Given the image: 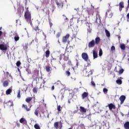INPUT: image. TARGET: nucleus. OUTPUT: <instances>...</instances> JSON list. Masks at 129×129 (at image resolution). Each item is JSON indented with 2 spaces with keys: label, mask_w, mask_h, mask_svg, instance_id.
I'll use <instances>...</instances> for the list:
<instances>
[{
  "label": "nucleus",
  "mask_w": 129,
  "mask_h": 129,
  "mask_svg": "<svg viewBox=\"0 0 129 129\" xmlns=\"http://www.w3.org/2000/svg\"><path fill=\"white\" fill-rule=\"evenodd\" d=\"M14 40L16 41V42H17V41H19L20 40V37H19V35H17L14 37Z\"/></svg>",
  "instance_id": "obj_29"
},
{
  "label": "nucleus",
  "mask_w": 129,
  "mask_h": 129,
  "mask_svg": "<svg viewBox=\"0 0 129 129\" xmlns=\"http://www.w3.org/2000/svg\"><path fill=\"white\" fill-rule=\"evenodd\" d=\"M66 75H67V76H70V75H71V74L70 73V72L69 71H66Z\"/></svg>",
  "instance_id": "obj_40"
},
{
  "label": "nucleus",
  "mask_w": 129,
  "mask_h": 129,
  "mask_svg": "<svg viewBox=\"0 0 129 129\" xmlns=\"http://www.w3.org/2000/svg\"><path fill=\"white\" fill-rule=\"evenodd\" d=\"M45 69L47 72H50L51 71V68L49 66H46L45 67Z\"/></svg>",
  "instance_id": "obj_26"
},
{
  "label": "nucleus",
  "mask_w": 129,
  "mask_h": 129,
  "mask_svg": "<svg viewBox=\"0 0 129 129\" xmlns=\"http://www.w3.org/2000/svg\"><path fill=\"white\" fill-rule=\"evenodd\" d=\"M33 30H35V32H36V34L37 35L38 33L39 34V32H42V30L39 29V25L36 26L34 28H33Z\"/></svg>",
  "instance_id": "obj_10"
},
{
  "label": "nucleus",
  "mask_w": 129,
  "mask_h": 129,
  "mask_svg": "<svg viewBox=\"0 0 129 129\" xmlns=\"http://www.w3.org/2000/svg\"><path fill=\"white\" fill-rule=\"evenodd\" d=\"M82 58L83 59V60H84V61L87 62L89 59L88 54H87V53L86 52H83L82 54Z\"/></svg>",
  "instance_id": "obj_2"
},
{
  "label": "nucleus",
  "mask_w": 129,
  "mask_h": 129,
  "mask_svg": "<svg viewBox=\"0 0 129 129\" xmlns=\"http://www.w3.org/2000/svg\"><path fill=\"white\" fill-rule=\"evenodd\" d=\"M60 36H61V34L60 33H57L56 35V38H59V37H60Z\"/></svg>",
  "instance_id": "obj_49"
},
{
  "label": "nucleus",
  "mask_w": 129,
  "mask_h": 129,
  "mask_svg": "<svg viewBox=\"0 0 129 129\" xmlns=\"http://www.w3.org/2000/svg\"><path fill=\"white\" fill-rule=\"evenodd\" d=\"M21 64H22V62H21V61L18 60L16 62V66H17V67H20V66H21Z\"/></svg>",
  "instance_id": "obj_30"
},
{
  "label": "nucleus",
  "mask_w": 129,
  "mask_h": 129,
  "mask_svg": "<svg viewBox=\"0 0 129 129\" xmlns=\"http://www.w3.org/2000/svg\"><path fill=\"white\" fill-rule=\"evenodd\" d=\"M7 106H14V103L12 101H9L6 103Z\"/></svg>",
  "instance_id": "obj_16"
},
{
  "label": "nucleus",
  "mask_w": 129,
  "mask_h": 129,
  "mask_svg": "<svg viewBox=\"0 0 129 129\" xmlns=\"http://www.w3.org/2000/svg\"><path fill=\"white\" fill-rule=\"evenodd\" d=\"M62 122L60 121V122H59V129L62 128Z\"/></svg>",
  "instance_id": "obj_44"
},
{
  "label": "nucleus",
  "mask_w": 129,
  "mask_h": 129,
  "mask_svg": "<svg viewBox=\"0 0 129 129\" xmlns=\"http://www.w3.org/2000/svg\"><path fill=\"white\" fill-rule=\"evenodd\" d=\"M57 111L60 112L61 111V105H58L57 106Z\"/></svg>",
  "instance_id": "obj_36"
},
{
  "label": "nucleus",
  "mask_w": 129,
  "mask_h": 129,
  "mask_svg": "<svg viewBox=\"0 0 129 129\" xmlns=\"http://www.w3.org/2000/svg\"><path fill=\"white\" fill-rule=\"evenodd\" d=\"M28 62H29V63H30V60H29V59H28Z\"/></svg>",
  "instance_id": "obj_60"
},
{
  "label": "nucleus",
  "mask_w": 129,
  "mask_h": 129,
  "mask_svg": "<svg viewBox=\"0 0 129 129\" xmlns=\"http://www.w3.org/2000/svg\"><path fill=\"white\" fill-rule=\"evenodd\" d=\"M12 91H13V90H12L11 88H9V89H8L6 91V94L7 95H9V94H11V93H12Z\"/></svg>",
  "instance_id": "obj_19"
},
{
  "label": "nucleus",
  "mask_w": 129,
  "mask_h": 129,
  "mask_svg": "<svg viewBox=\"0 0 129 129\" xmlns=\"http://www.w3.org/2000/svg\"><path fill=\"white\" fill-rule=\"evenodd\" d=\"M6 75L7 76H9H9H11V74H10V73H9V72H6Z\"/></svg>",
  "instance_id": "obj_50"
},
{
  "label": "nucleus",
  "mask_w": 129,
  "mask_h": 129,
  "mask_svg": "<svg viewBox=\"0 0 129 129\" xmlns=\"http://www.w3.org/2000/svg\"><path fill=\"white\" fill-rule=\"evenodd\" d=\"M0 50H2V51H7L8 50V46L5 44H0Z\"/></svg>",
  "instance_id": "obj_6"
},
{
  "label": "nucleus",
  "mask_w": 129,
  "mask_h": 129,
  "mask_svg": "<svg viewBox=\"0 0 129 129\" xmlns=\"http://www.w3.org/2000/svg\"><path fill=\"white\" fill-rule=\"evenodd\" d=\"M63 17H65V18H66V16H65L64 15H63Z\"/></svg>",
  "instance_id": "obj_62"
},
{
  "label": "nucleus",
  "mask_w": 129,
  "mask_h": 129,
  "mask_svg": "<svg viewBox=\"0 0 129 129\" xmlns=\"http://www.w3.org/2000/svg\"><path fill=\"white\" fill-rule=\"evenodd\" d=\"M49 25H50V27H52V26H53V24L51 22H49Z\"/></svg>",
  "instance_id": "obj_54"
},
{
  "label": "nucleus",
  "mask_w": 129,
  "mask_h": 129,
  "mask_svg": "<svg viewBox=\"0 0 129 129\" xmlns=\"http://www.w3.org/2000/svg\"><path fill=\"white\" fill-rule=\"evenodd\" d=\"M118 6L119 7L120 11H121V10L124 8V3H123V2H121L119 3Z\"/></svg>",
  "instance_id": "obj_12"
},
{
  "label": "nucleus",
  "mask_w": 129,
  "mask_h": 129,
  "mask_svg": "<svg viewBox=\"0 0 129 129\" xmlns=\"http://www.w3.org/2000/svg\"><path fill=\"white\" fill-rule=\"evenodd\" d=\"M105 32L106 33V36H107L108 37H110V33H109V31H108V30H105Z\"/></svg>",
  "instance_id": "obj_27"
},
{
  "label": "nucleus",
  "mask_w": 129,
  "mask_h": 129,
  "mask_svg": "<svg viewBox=\"0 0 129 129\" xmlns=\"http://www.w3.org/2000/svg\"><path fill=\"white\" fill-rule=\"evenodd\" d=\"M43 84H45V82H43Z\"/></svg>",
  "instance_id": "obj_64"
},
{
  "label": "nucleus",
  "mask_w": 129,
  "mask_h": 129,
  "mask_svg": "<svg viewBox=\"0 0 129 129\" xmlns=\"http://www.w3.org/2000/svg\"><path fill=\"white\" fill-rule=\"evenodd\" d=\"M58 62V60H57V59L56 58H52L51 60V64H55Z\"/></svg>",
  "instance_id": "obj_21"
},
{
  "label": "nucleus",
  "mask_w": 129,
  "mask_h": 129,
  "mask_svg": "<svg viewBox=\"0 0 129 129\" xmlns=\"http://www.w3.org/2000/svg\"><path fill=\"white\" fill-rule=\"evenodd\" d=\"M111 11V9H109L106 13V17H107V18H112V16H113V14L110 12Z\"/></svg>",
  "instance_id": "obj_3"
},
{
  "label": "nucleus",
  "mask_w": 129,
  "mask_h": 129,
  "mask_svg": "<svg viewBox=\"0 0 129 129\" xmlns=\"http://www.w3.org/2000/svg\"><path fill=\"white\" fill-rule=\"evenodd\" d=\"M93 55L94 59H96V58H97V57H98V55L97 54V51L95 50H93Z\"/></svg>",
  "instance_id": "obj_17"
},
{
  "label": "nucleus",
  "mask_w": 129,
  "mask_h": 129,
  "mask_svg": "<svg viewBox=\"0 0 129 129\" xmlns=\"http://www.w3.org/2000/svg\"><path fill=\"white\" fill-rule=\"evenodd\" d=\"M24 121H25V119H24V118H21L20 120V122L23 123Z\"/></svg>",
  "instance_id": "obj_39"
},
{
  "label": "nucleus",
  "mask_w": 129,
  "mask_h": 129,
  "mask_svg": "<svg viewBox=\"0 0 129 129\" xmlns=\"http://www.w3.org/2000/svg\"><path fill=\"white\" fill-rule=\"evenodd\" d=\"M17 126H19V127L20 126V123H17Z\"/></svg>",
  "instance_id": "obj_57"
},
{
  "label": "nucleus",
  "mask_w": 129,
  "mask_h": 129,
  "mask_svg": "<svg viewBox=\"0 0 129 129\" xmlns=\"http://www.w3.org/2000/svg\"><path fill=\"white\" fill-rule=\"evenodd\" d=\"M33 99V97H28L25 99V101L29 103Z\"/></svg>",
  "instance_id": "obj_24"
},
{
  "label": "nucleus",
  "mask_w": 129,
  "mask_h": 129,
  "mask_svg": "<svg viewBox=\"0 0 129 129\" xmlns=\"http://www.w3.org/2000/svg\"><path fill=\"white\" fill-rule=\"evenodd\" d=\"M63 98H64V95H61V99H63Z\"/></svg>",
  "instance_id": "obj_55"
},
{
  "label": "nucleus",
  "mask_w": 129,
  "mask_h": 129,
  "mask_svg": "<svg viewBox=\"0 0 129 129\" xmlns=\"http://www.w3.org/2000/svg\"><path fill=\"white\" fill-rule=\"evenodd\" d=\"M68 65H69L70 66L72 65V62H71V60H68Z\"/></svg>",
  "instance_id": "obj_48"
},
{
  "label": "nucleus",
  "mask_w": 129,
  "mask_h": 129,
  "mask_svg": "<svg viewBox=\"0 0 129 129\" xmlns=\"http://www.w3.org/2000/svg\"><path fill=\"white\" fill-rule=\"evenodd\" d=\"M3 86L4 87H7L9 86V81H5L3 82Z\"/></svg>",
  "instance_id": "obj_20"
},
{
  "label": "nucleus",
  "mask_w": 129,
  "mask_h": 129,
  "mask_svg": "<svg viewBox=\"0 0 129 129\" xmlns=\"http://www.w3.org/2000/svg\"><path fill=\"white\" fill-rule=\"evenodd\" d=\"M34 128L35 129H41V127H40V126L38 124H35L34 125Z\"/></svg>",
  "instance_id": "obj_33"
},
{
  "label": "nucleus",
  "mask_w": 129,
  "mask_h": 129,
  "mask_svg": "<svg viewBox=\"0 0 129 129\" xmlns=\"http://www.w3.org/2000/svg\"><path fill=\"white\" fill-rule=\"evenodd\" d=\"M68 103H71V102H70V100H69V101H68Z\"/></svg>",
  "instance_id": "obj_58"
},
{
  "label": "nucleus",
  "mask_w": 129,
  "mask_h": 129,
  "mask_svg": "<svg viewBox=\"0 0 129 129\" xmlns=\"http://www.w3.org/2000/svg\"><path fill=\"white\" fill-rule=\"evenodd\" d=\"M119 100L120 101V104H122L124 102V100H125V96L121 95L119 97Z\"/></svg>",
  "instance_id": "obj_9"
},
{
  "label": "nucleus",
  "mask_w": 129,
  "mask_h": 129,
  "mask_svg": "<svg viewBox=\"0 0 129 129\" xmlns=\"http://www.w3.org/2000/svg\"><path fill=\"white\" fill-rule=\"evenodd\" d=\"M116 82L117 84H119V85H120V84L122 83V81H121V80H117Z\"/></svg>",
  "instance_id": "obj_31"
},
{
  "label": "nucleus",
  "mask_w": 129,
  "mask_h": 129,
  "mask_svg": "<svg viewBox=\"0 0 129 129\" xmlns=\"http://www.w3.org/2000/svg\"><path fill=\"white\" fill-rule=\"evenodd\" d=\"M31 107H32V105L30 106V108H28V106L27 105H22V108L25 109L26 111H30V110H31Z\"/></svg>",
  "instance_id": "obj_11"
},
{
  "label": "nucleus",
  "mask_w": 129,
  "mask_h": 129,
  "mask_svg": "<svg viewBox=\"0 0 129 129\" xmlns=\"http://www.w3.org/2000/svg\"><path fill=\"white\" fill-rule=\"evenodd\" d=\"M120 48L121 50H125V45L122 44L120 45Z\"/></svg>",
  "instance_id": "obj_28"
},
{
  "label": "nucleus",
  "mask_w": 129,
  "mask_h": 129,
  "mask_svg": "<svg viewBox=\"0 0 129 129\" xmlns=\"http://www.w3.org/2000/svg\"><path fill=\"white\" fill-rule=\"evenodd\" d=\"M88 93L86 92H84L82 94V99H85V98H86V97H87L88 96Z\"/></svg>",
  "instance_id": "obj_13"
},
{
  "label": "nucleus",
  "mask_w": 129,
  "mask_h": 129,
  "mask_svg": "<svg viewBox=\"0 0 129 129\" xmlns=\"http://www.w3.org/2000/svg\"><path fill=\"white\" fill-rule=\"evenodd\" d=\"M17 97L18 98H21V91H19L18 92V95H17Z\"/></svg>",
  "instance_id": "obj_38"
},
{
  "label": "nucleus",
  "mask_w": 129,
  "mask_h": 129,
  "mask_svg": "<svg viewBox=\"0 0 129 129\" xmlns=\"http://www.w3.org/2000/svg\"><path fill=\"white\" fill-rule=\"evenodd\" d=\"M54 89H55V87L54 86H52L51 87V90H54Z\"/></svg>",
  "instance_id": "obj_52"
},
{
  "label": "nucleus",
  "mask_w": 129,
  "mask_h": 129,
  "mask_svg": "<svg viewBox=\"0 0 129 129\" xmlns=\"http://www.w3.org/2000/svg\"><path fill=\"white\" fill-rule=\"evenodd\" d=\"M54 126L55 128L58 129V128L59 127V122H54Z\"/></svg>",
  "instance_id": "obj_25"
},
{
  "label": "nucleus",
  "mask_w": 129,
  "mask_h": 129,
  "mask_svg": "<svg viewBox=\"0 0 129 129\" xmlns=\"http://www.w3.org/2000/svg\"><path fill=\"white\" fill-rule=\"evenodd\" d=\"M109 6L111 8V6H110V4H109Z\"/></svg>",
  "instance_id": "obj_59"
},
{
  "label": "nucleus",
  "mask_w": 129,
  "mask_h": 129,
  "mask_svg": "<svg viewBox=\"0 0 129 129\" xmlns=\"http://www.w3.org/2000/svg\"><path fill=\"white\" fill-rule=\"evenodd\" d=\"M61 83V81H57L55 83V84H56V85H59Z\"/></svg>",
  "instance_id": "obj_47"
},
{
  "label": "nucleus",
  "mask_w": 129,
  "mask_h": 129,
  "mask_svg": "<svg viewBox=\"0 0 129 129\" xmlns=\"http://www.w3.org/2000/svg\"><path fill=\"white\" fill-rule=\"evenodd\" d=\"M99 43H100V38L99 37H97L95 38V44L98 45Z\"/></svg>",
  "instance_id": "obj_15"
},
{
  "label": "nucleus",
  "mask_w": 129,
  "mask_h": 129,
  "mask_svg": "<svg viewBox=\"0 0 129 129\" xmlns=\"http://www.w3.org/2000/svg\"><path fill=\"white\" fill-rule=\"evenodd\" d=\"M63 59H64L65 61H67V60H68V57H64V58H63Z\"/></svg>",
  "instance_id": "obj_53"
},
{
  "label": "nucleus",
  "mask_w": 129,
  "mask_h": 129,
  "mask_svg": "<svg viewBox=\"0 0 129 129\" xmlns=\"http://www.w3.org/2000/svg\"><path fill=\"white\" fill-rule=\"evenodd\" d=\"M32 91L33 93L37 94V93L38 92V87H35L34 88H33Z\"/></svg>",
  "instance_id": "obj_23"
},
{
  "label": "nucleus",
  "mask_w": 129,
  "mask_h": 129,
  "mask_svg": "<svg viewBox=\"0 0 129 129\" xmlns=\"http://www.w3.org/2000/svg\"><path fill=\"white\" fill-rule=\"evenodd\" d=\"M102 54H103V53H102V49H100V50H99V56H102Z\"/></svg>",
  "instance_id": "obj_37"
},
{
  "label": "nucleus",
  "mask_w": 129,
  "mask_h": 129,
  "mask_svg": "<svg viewBox=\"0 0 129 129\" xmlns=\"http://www.w3.org/2000/svg\"><path fill=\"white\" fill-rule=\"evenodd\" d=\"M28 62H29V63H30V60H29V59H28Z\"/></svg>",
  "instance_id": "obj_61"
},
{
  "label": "nucleus",
  "mask_w": 129,
  "mask_h": 129,
  "mask_svg": "<svg viewBox=\"0 0 129 129\" xmlns=\"http://www.w3.org/2000/svg\"><path fill=\"white\" fill-rule=\"evenodd\" d=\"M24 17L27 23H29L30 25H32V15L31 12L29 11V10H27L24 14Z\"/></svg>",
  "instance_id": "obj_1"
},
{
  "label": "nucleus",
  "mask_w": 129,
  "mask_h": 129,
  "mask_svg": "<svg viewBox=\"0 0 129 129\" xmlns=\"http://www.w3.org/2000/svg\"><path fill=\"white\" fill-rule=\"evenodd\" d=\"M40 112V108L39 107H37L34 111V114H35V115L36 116H39V113Z\"/></svg>",
  "instance_id": "obj_14"
},
{
  "label": "nucleus",
  "mask_w": 129,
  "mask_h": 129,
  "mask_svg": "<svg viewBox=\"0 0 129 129\" xmlns=\"http://www.w3.org/2000/svg\"><path fill=\"white\" fill-rule=\"evenodd\" d=\"M107 91H108V90L106 89V88H104L103 89V92L105 94H106L107 93Z\"/></svg>",
  "instance_id": "obj_32"
},
{
  "label": "nucleus",
  "mask_w": 129,
  "mask_h": 129,
  "mask_svg": "<svg viewBox=\"0 0 129 129\" xmlns=\"http://www.w3.org/2000/svg\"><path fill=\"white\" fill-rule=\"evenodd\" d=\"M70 37V35L67 34L65 36L62 37V42L63 43H67V41L69 40V37Z\"/></svg>",
  "instance_id": "obj_5"
},
{
  "label": "nucleus",
  "mask_w": 129,
  "mask_h": 129,
  "mask_svg": "<svg viewBox=\"0 0 129 129\" xmlns=\"http://www.w3.org/2000/svg\"><path fill=\"white\" fill-rule=\"evenodd\" d=\"M111 51H114L115 50V47L114 46H112L111 47Z\"/></svg>",
  "instance_id": "obj_46"
},
{
  "label": "nucleus",
  "mask_w": 129,
  "mask_h": 129,
  "mask_svg": "<svg viewBox=\"0 0 129 129\" xmlns=\"http://www.w3.org/2000/svg\"><path fill=\"white\" fill-rule=\"evenodd\" d=\"M49 56H50V50H47L45 51V57L49 58Z\"/></svg>",
  "instance_id": "obj_22"
},
{
  "label": "nucleus",
  "mask_w": 129,
  "mask_h": 129,
  "mask_svg": "<svg viewBox=\"0 0 129 129\" xmlns=\"http://www.w3.org/2000/svg\"><path fill=\"white\" fill-rule=\"evenodd\" d=\"M95 40H92L88 43L89 48H93L95 46Z\"/></svg>",
  "instance_id": "obj_4"
},
{
  "label": "nucleus",
  "mask_w": 129,
  "mask_h": 129,
  "mask_svg": "<svg viewBox=\"0 0 129 129\" xmlns=\"http://www.w3.org/2000/svg\"><path fill=\"white\" fill-rule=\"evenodd\" d=\"M123 69H121L119 70V74H122V73H123Z\"/></svg>",
  "instance_id": "obj_41"
},
{
  "label": "nucleus",
  "mask_w": 129,
  "mask_h": 129,
  "mask_svg": "<svg viewBox=\"0 0 129 129\" xmlns=\"http://www.w3.org/2000/svg\"><path fill=\"white\" fill-rule=\"evenodd\" d=\"M108 106L109 107V110H112V109H115L116 107H115V105L110 103L108 105Z\"/></svg>",
  "instance_id": "obj_7"
},
{
  "label": "nucleus",
  "mask_w": 129,
  "mask_h": 129,
  "mask_svg": "<svg viewBox=\"0 0 129 129\" xmlns=\"http://www.w3.org/2000/svg\"><path fill=\"white\" fill-rule=\"evenodd\" d=\"M91 85H92V86H93L94 87H95L96 85H95V83H94V81H91Z\"/></svg>",
  "instance_id": "obj_42"
},
{
  "label": "nucleus",
  "mask_w": 129,
  "mask_h": 129,
  "mask_svg": "<svg viewBox=\"0 0 129 129\" xmlns=\"http://www.w3.org/2000/svg\"><path fill=\"white\" fill-rule=\"evenodd\" d=\"M63 56L65 57V55L64 54H61L60 55L59 58L60 60H62V58H63Z\"/></svg>",
  "instance_id": "obj_45"
},
{
  "label": "nucleus",
  "mask_w": 129,
  "mask_h": 129,
  "mask_svg": "<svg viewBox=\"0 0 129 129\" xmlns=\"http://www.w3.org/2000/svg\"><path fill=\"white\" fill-rule=\"evenodd\" d=\"M66 19H67V21H68V18H66Z\"/></svg>",
  "instance_id": "obj_63"
},
{
  "label": "nucleus",
  "mask_w": 129,
  "mask_h": 129,
  "mask_svg": "<svg viewBox=\"0 0 129 129\" xmlns=\"http://www.w3.org/2000/svg\"><path fill=\"white\" fill-rule=\"evenodd\" d=\"M96 20H100V15H99V13H97L96 15Z\"/></svg>",
  "instance_id": "obj_34"
},
{
  "label": "nucleus",
  "mask_w": 129,
  "mask_h": 129,
  "mask_svg": "<svg viewBox=\"0 0 129 129\" xmlns=\"http://www.w3.org/2000/svg\"><path fill=\"white\" fill-rule=\"evenodd\" d=\"M124 128L125 129H129V121H126L124 124Z\"/></svg>",
  "instance_id": "obj_18"
},
{
  "label": "nucleus",
  "mask_w": 129,
  "mask_h": 129,
  "mask_svg": "<svg viewBox=\"0 0 129 129\" xmlns=\"http://www.w3.org/2000/svg\"><path fill=\"white\" fill-rule=\"evenodd\" d=\"M92 74H93V70H91L88 72V76H89V75H92Z\"/></svg>",
  "instance_id": "obj_35"
},
{
  "label": "nucleus",
  "mask_w": 129,
  "mask_h": 129,
  "mask_svg": "<svg viewBox=\"0 0 129 129\" xmlns=\"http://www.w3.org/2000/svg\"><path fill=\"white\" fill-rule=\"evenodd\" d=\"M56 5L58 7H60L61 6V4L59 3V2H56Z\"/></svg>",
  "instance_id": "obj_51"
},
{
  "label": "nucleus",
  "mask_w": 129,
  "mask_h": 129,
  "mask_svg": "<svg viewBox=\"0 0 129 129\" xmlns=\"http://www.w3.org/2000/svg\"><path fill=\"white\" fill-rule=\"evenodd\" d=\"M128 9H129V0H128V5L126 8V12H127V11H128Z\"/></svg>",
  "instance_id": "obj_43"
},
{
  "label": "nucleus",
  "mask_w": 129,
  "mask_h": 129,
  "mask_svg": "<svg viewBox=\"0 0 129 129\" xmlns=\"http://www.w3.org/2000/svg\"><path fill=\"white\" fill-rule=\"evenodd\" d=\"M118 39L119 40H120V36H118Z\"/></svg>",
  "instance_id": "obj_56"
},
{
  "label": "nucleus",
  "mask_w": 129,
  "mask_h": 129,
  "mask_svg": "<svg viewBox=\"0 0 129 129\" xmlns=\"http://www.w3.org/2000/svg\"><path fill=\"white\" fill-rule=\"evenodd\" d=\"M80 112H82V113H86L87 109L84 108V107L80 106Z\"/></svg>",
  "instance_id": "obj_8"
}]
</instances>
